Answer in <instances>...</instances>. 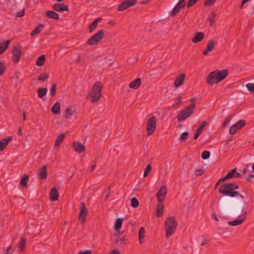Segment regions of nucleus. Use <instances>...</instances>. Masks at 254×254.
Masks as SVG:
<instances>
[{"label": "nucleus", "instance_id": "24", "mask_svg": "<svg viewBox=\"0 0 254 254\" xmlns=\"http://www.w3.org/2000/svg\"><path fill=\"white\" fill-rule=\"evenodd\" d=\"M50 197L52 201H56L58 199L59 194L56 188H53L51 190L50 192Z\"/></svg>", "mask_w": 254, "mask_h": 254}, {"label": "nucleus", "instance_id": "2", "mask_svg": "<svg viewBox=\"0 0 254 254\" xmlns=\"http://www.w3.org/2000/svg\"><path fill=\"white\" fill-rule=\"evenodd\" d=\"M177 226V222L174 216L168 217L165 222L166 236L167 238L171 237L175 232Z\"/></svg>", "mask_w": 254, "mask_h": 254}, {"label": "nucleus", "instance_id": "8", "mask_svg": "<svg viewBox=\"0 0 254 254\" xmlns=\"http://www.w3.org/2000/svg\"><path fill=\"white\" fill-rule=\"evenodd\" d=\"M137 2V0H125L120 3L118 7L119 11H124L128 7L135 5Z\"/></svg>", "mask_w": 254, "mask_h": 254}, {"label": "nucleus", "instance_id": "4", "mask_svg": "<svg viewBox=\"0 0 254 254\" xmlns=\"http://www.w3.org/2000/svg\"><path fill=\"white\" fill-rule=\"evenodd\" d=\"M90 96L92 103L96 102L99 100L101 96V85L100 82L97 81L93 85Z\"/></svg>", "mask_w": 254, "mask_h": 254}, {"label": "nucleus", "instance_id": "45", "mask_svg": "<svg viewBox=\"0 0 254 254\" xmlns=\"http://www.w3.org/2000/svg\"><path fill=\"white\" fill-rule=\"evenodd\" d=\"M131 205L133 208H136L139 205V202L136 198L133 197L131 199Z\"/></svg>", "mask_w": 254, "mask_h": 254}, {"label": "nucleus", "instance_id": "35", "mask_svg": "<svg viewBox=\"0 0 254 254\" xmlns=\"http://www.w3.org/2000/svg\"><path fill=\"white\" fill-rule=\"evenodd\" d=\"M44 25L43 24H39L38 26L31 32V35L33 36L39 34L42 31Z\"/></svg>", "mask_w": 254, "mask_h": 254}, {"label": "nucleus", "instance_id": "13", "mask_svg": "<svg viewBox=\"0 0 254 254\" xmlns=\"http://www.w3.org/2000/svg\"><path fill=\"white\" fill-rule=\"evenodd\" d=\"M186 5L185 0H180L175 6L171 12L173 16H176L180 11V9L185 7Z\"/></svg>", "mask_w": 254, "mask_h": 254}, {"label": "nucleus", "instance_id": "58", "mask_svg": "<svg viewBox=\"0 0 254 254\" xmlns=\"http://www.w3.org/2000/svg\"><path fill=\"white\" fill-rule=\"evenodd\" d=\"M228 184L230 185V187L232 188L233 190H237L239 188V186L237 184L234 183H228Z\"/></svg>", "mask_w": 254, "mask_h": 254}, {"label": "nucleus", "instance_id": "62", "mask_svg": "<svg viewBox=\"0 0 254 254\" xmlns=\"http://www.w3.org/2000/svg\"><path fill=\"white\" fill-rule=\"evenodd\" d=\"M208 243V240L207 239H205L202 241V242L201 244V246H204V245H206Z\"/></svg>", "mask_w": 254, "mask_h": 254}, {"label": "nucleus", "instance_id": "31", "mask_svg": "<svg viewBox=\"0 0 254 254\" xmlns=\"http://www.w3.org/2000/svg\"><path fill=\"white\" fill-rule=\"evenodd\" d=\"M65 136V135L64 133H62L58 136L55 143V147H59L61 145V144L63 141Z\"/></svg>", "mask_w": 254, "mask_h": 254}, {"label": "nucleus", "instance_id": "20", "mask_svg": "<svg viewBox=\"0 0 254 254\" xmlns=\"http://www.w3.org/2000/svg\"><path fill=\"white\" fill-rule=\"evenodd\" d=\"M207 122L205 121H203L201 123V124L198 126V127L196 129L194 135L193 139H196L199 135L201 133L202 129L206 126Z\"/></svg>", "mask_w": 254, "mask_h": 254}, {"label": "nucleus", "instance_id": "52", "mask_svg": "<svg viewBox=\"0 0 254 254\" xmlns=\"http://www.w3.org/2000/svg\"><path fill=\"white\" fill-rule=\"evenodd\" d=\"M239 130L237 127H236L234 125L232 126L229 129V132L231 134H234L237 130Z\"/></svg>", "mask_w": 254, "mask_h": 254}, {"label": "nucleus", "instance_id": "40", "mask_svg": "<svg viewBox=\"0 0 254 254\" xmlns=\"http://www.w3.org/2000/svg\"><path fill=\"white\" fill-rule=\"evenodd\" d=\"M49 78V74L47 73H41L38 78V80L44 82Z\"/></svg>", "mask_w": 254, "mask_h": 254}, {"label": "nucleus", "instance_id": "27", "mask_svg": "<svg viewBox=\"0 0 254 254\" xmlns=\"http://www.w3.org/2000/svg\"><path fill=\"white\" fill-rule=\"evenodd\" d=\"M102 20L101 17L97 18L95 19L91 24L89 26V32L92 33L93 32L97 27L98 23L100 22Z\"/></svg>", "mask_w": 254, "mask_h": 254}, {"label": "nucleus", "instance_id": "57", "mask_svg": "<svg viewBox=\"0 0 254 254\" xmlns=\"http://www.w3.org/2000/svg\"><path fill=\"white\" fill-rule=\"evenodd\" d=\"M24 13H25V10L23 9L21 11L17 12L16 13V16L18 17H21L24 15Z\"/></svg>", "mask_w": 254, "mask_h": 254}, {"label": "nucleus", "instance_id": "34", "mask_svg": "<svg viewBox=\"0 0 254 254\" xmlns=\"http://www.w3.org/2000/svg\"><path fill=\"white\" fill-rule=\"evenodd\" d=\"M123 222V219L122 218H118L116 219V223L114 226L115 230L119 231L121 228Z\"/></svg>", "mask_w": 254, "mask_h": 254}, {"label": "nucleus", "instance_id": "26", "mask_svg": "<svg viewBox=\"0 0 254 254\" xmlns=\"http://www.w3.org/2000/svg\"><path fill=\"white\" fill-rule=\"evenodd\" d=\"M164 212V205L162 202H158L156 206V215L158 217H160L163 215Z\"/></svg>", "mask_w": 254, "mask_h": 254}, {"label": "nucleus", "instance_id": "61", "mask_svg": "<svg viewBox=\"0 0 254 254\" xmlns=\"http://www.w3.org/2000/svg\"><path fill=\"white\" fill-rule=\"evenodd\" d=\"M254 178V174H251L249 176L248 178L246 179L247 181L251 182V180Z\"/></svg>", "mask_w": 254, "mask_h": 254}, {"label": "nucleus", "instance_id": "21", "mask_svg": "<svg viewBox=\"0 0 254 254\" xmlns=\"http://www.w3.org/2000/svg\"><path fill=\"white\" fill-rule=\"evenodd\" d=\"M38 176L41 180H45L47 177V167L43 166L39 170Z\"/></svg>", "mask_w": 254, "mask_h": 254}, {"label": "nucleus", "instance_id": "7", "mask_svg": "<svg viewBox=\"0 0 254 254\" xmlns=\"http://www.w3.org/2000/svg\"><path fill=\"white\" fill-rule=\"evenodd\" d=\"M156 127V119L155 116L151 117L148 121L146 125V130L148 135L152 134Z\"/></svg>", "mask_w": 254, "mask_h": 254}, {"label": "nucleus", "instance_id": "56", "mask_svg": "<svg viewBox=\"0 0 254 254\" xmlns=\"http://www.w3.org/2000/svg\"><path fill=\"white\" fill-rule=\"evenodd\" d=\"M204 173V170L202 169H199L196 171L195 176L197 177L201 176Z\"/></svg>", "mask_w": 254, "mask_h": 254}, {"label": "nucleus", "instance_id": "33", "mask_svg": "<svg viewBox=\"0 0 254 254\" xmlns=\"http://www.w3.org/2000/svg\"><path fill=\"white\" fill-rule=\"evenodd\" d=\"M75 113V110L71 108H67L65 111V118L70 119Z\"/></svg>", "mask_w": 254, "mask_h": 254}, {"label": "nucleus", "instance_id": "23", "mask_svg": "<svg viewBox=\"0 0 254 254\" xmlns=\"http://www.w3.org/2000/svg\"><path fill=\"white\" fill-rule=\"evenodd\" d=\"M12 139V136H7L0 140V151H2L6 148L8 142Z\"/></svg>", "mask_w": 254, "mask_h": 254}, {"label": "nucleus", "instance_id": "15", "mask_svg": "<svg viewBox=\"0 0 254 254\" xmlns=\"http://www.w3.org/2000/svg\"><path fill=\"white\" fill-rule=\"evenodd\" d=\"M119 234H114L115 242L118 245H126L127 239L124 236H120Z\"/></svg>", "mask_w": 254, "mask_h": 254}, {"label": "nucleus", "instance_id": "12", "mask_svg": "<svg viewBox=\"0 0 254 254\" xmlns=\"http://www.w3.org/2000/svg\"><path fill=\"white\" fill-rule=\"evenodd\" d=\"M167 193V188L165 186H162L157 193L158 202H163L165 200Z\"/></svg>", "mask_w": 254, "mask_h": 254}, {"label": "nucleus", "instance_id": "39", "mask_svg": "<svg viewBox=\"0 0 254 254\" xmlns=\"http://www.w3.org/2000/svg\"><path fill=\"white\" fill-rule=\"evenodd\" d=\"M26 239L24 238H21V240L18 244V248L20 251L22 252L24 250L26 245Z\"/></svg>", "mask_w": 254, "mask_h": 254}, {"label": "nucleus", "instance_id": "48", "mask_svg": "<svg viewBox=\"0 0 254 254\" xmlns=\"http://www.w3.org/2000/svg\"><path fill=\"white\" fill-rule=\"evenodd\" d=\"M216 1V0H205L204 2V5L210 7L212 6Z\"/></svg>", "mask_w": 254, "mask_h": 254}, {"label": "nucleus", "instance_id": "32", "mask_svg": "<svg viewBox=\"0 0 254 254\" xmlns=\"http://www.w3.org/2000/svg\"><path fill=\"white\" fill-rule=\"evenodd\" d=\"M47 92V88H39L37 90L38 95L40 98H43L45 96H46Z\"/></svg>", "mask_w": 254, "mask_h": 254}, {"label": "nucleus", "instance_id": "18", "mask_svg": "<svg viewBox=\"0 0 254 254\" xmlns=\"http://www.w3.org/2000/svg\"><path fill=\"white\" fill-rule=\"evenodd\" d=\"M186 75L185 73L179 74L175 79L174 81V86L176 88L182 85L184 83Z\"/></svg>", "mask_w": 254, "mask_h": 254}, {"label": "nucleus", "instance_id": "49", "mask_svg": "<svg viewBox=\"0 0 254 254\" xmlns=\"http://www.w3.org/2000/svg\"><path fill=\"white\" fill-rule=\"evenodd\" d=\"M235 168L232 169L231 171H230L226 175V177L227 180L231 178H235Z\"/></svg>", "mask_w": 254, "mask_h": 254}, {"label": "nucleus", "instance_id": "43", "mask_svg": "<svg viewBox=\"0 0 254 254\" xmlns=\"http://www.w3.org/2000/svg\"><path fill=\"white\" fill-rule=\"evenodd\" d=\"M57 86L54 83L52 84L51 87L50 89V95L52 97L55 96L56 93Z\"/></svg>", "mask_w": 254, "mask_h": 254}, {"label": "nucleus", "instance_id": "10", "mask_svg": "<svg viewBox=\"0 0 254 254\" xmlns=\"http://www.w3.org/2000/svg\"><path fill=\"white\" fill-rule=\"evenodd\" d=\"M21 46L20 45L14 46L12 50V60L15 63H17L20 59L21 56Z\"/></svg>", "mask_w": 254, "mask_h": 254}, {"label": "nucleus", "instance_id": "16", "mask_svg": "<svg viewBox=\"0 0 254 254\" xmlns=\"http://www.w3.org/2000/svg\"><path fill=\"white\" fill-rule=\"evenodd\" d=\"M73 150L77 153H82L85 151V147L84 145L78 142L72 143Z\"/></svg>", "mask_w": 254, "mask_h": 254}, {"label": "nucleus", "instance_id": "17", "mask_svg": "<svg viewBox=\"0 0 254 254\" xmlns=\"http://www.w3.org/2000/svg\"><path fill=\"white\" fill-rule=\"evenodd\" d=\"M216 71L217 78L218 81H222L224 80L228 75L229 72L227 69H223L222 70H215Z\"/></svg>", "mask_w": 254, "mask_h": 254}, {"label": "nucleus", "instance_id": "9", "mask_svg": "<svg viewBox=\"0 0 254 254\" xmlns=\"http://www.w3.org/2000/svg\"><path fill=\"white\" fill-rule=\"evenodd\" d=\"M88 214V210L83 202L80 203V211L78 215V220L81 223H84Z\"/></svg>", "mask_w": 254, "mask_h": 254}, {"label": "nucleus", "instance_id": "64", "mask_svg": "<svg viewBox=\"0 0 254 254\" xmlns=\"http://www.w3.org/2000/svg\"><path fill=\"white\" fill-rule=\"evenodd\" d=\"M111 254H120V253L118 250H114L112 251Z\"/></svg>", "mask_w": 254, "mask_h": 254}, {"label": "nucleus", "instance_id": "46", "mask_svg": "<svg viewBox=\"0 0 254 254\" xmlns=\"http://www.w3.org/2000/svg\"><path fill=\"white\" fill-rule=\"evenodd\" d=\"M189 133L187 131H185L182 133L180 137V140L182 142H185L186 141L188 137Z\"/></svg>", "mask_w": 254, "mask_h": 254}, {"label": "nucleus", "instance_id": "14", "mask_svg": "<svg viewBox=\"0 0 254 254\" xmlns=\"http://www.w3.org/2000/svg\"><path fill=\"white\" fill-rule=\"evenodd\" d=\"M52 9L56 11L62 12L68 10V7L62 3H56L52 5Z\"/></svg>", "mask_w": 254, "mask_h": 254}, {"label": "nucleus", "instance_id": "22", "mask_svg": "<svg viewBox=\"0 0 254 254\" xmlns=\"http://www.w3.org/2000/svg\"><path fill=\"white\" fill-rule=\"evenodd\" d=\"M204 38V34L203 32H196L194 34V37L192 39V42L194 43H197L202 41Z\"/></svg>", "mask_w": 254, "mask_h": 254}, {"label": "nucleus", "instance_id": "11", "mask_svg": "<svg viewBox=\"0 0 254 254\" xmlns=\"http://www.w3.org/2000/svg\"><path fill=\"white\" fill-rule=\"evenodd\" d=\"M206 82L210 85H213L215 83L220 82L218 80L216 71L214 70L208 75L206 78Z\"/></svg>", "mask_w": 254, "mask_h": 254}, {"label": "nucleus", "instance_id": "37", "mask_svg": "<svg viewBox=\"0 0 254 254\" xmlns=\"http://www.w3.org/2000/svg\"><path fill=\"white\" fill-rule=\"evenodd\" d=\"M145 229L143 227H141L139 230L138 238L140 243L142 244L143 241L142 240L144 238Z\"/></svg>", "mask_w": 254, "mask_h": 254}, {"label": "nucleus", "instance_id": "50", "mask_svg": "<svg viewBox=\"0 0 254 254\" xmlns=\"http://www.w3.org/2000/svg\"><path fill=\"white\" fill-rule=\"evenodd\" d=\"M246 87L247 88L248 90L252 93H254V83H247L246 85Z\"/></svg>", "mask_w": 254, "mask_h": 254}, {"label": "nucleus", "instance_id": "41", "mask_svg": "<svg viewBox=\"0 0 254 254\" xmlns=\"http://www.w3.org/2000/svg\"><path fill=\"white\" fill-rule=\"evenodd\" d=\"M182 103V97L179 96L175 99V103L172 105L173 107L178 108Z\"/></svg>", "mask_w": 254, "mask_h": 254}, {"label": "nucleus", "instance_id": "3", "mask_svg": "<svg viewBox=\"0 0 254 254\" xmlns=\"http://www.w3.org/2000/svg\"><path fill=\"white\" fill-rule=\"evenodd\" d=\"M218 191L220 193L224 194L226 196H229L231 197L240 196L242 198H244L243 196L240 194L238 191L233 190V189L228 183H226L221 185L218 189Z\"/></svg>", "mask_w": 254, "mask_h": 254}, {"label": "nucleus", "instance_id": "36", "mask_svg": "<svg viewBox=\"0 0 254 254\" xmlns=\"http://www.w3.org/2000/svg\"><path fill=\"white\" fill-rule=\"evenodd\" d=\"M45 61V56L44 55H41L39 56L36 62V64L37 66H42L44 64V61Z\"/></svg>", "mask_w": 254, "mask_h": 254}, {"label": "nucleus", "instance_id": "29", "mask_svg": "<svg viewBox=\"0 0 254 254\" xmlns=\"http://www.w3.org/2000/svg\"><path fill=\"white\" fill-rule=\"evenodd\" d=\"M61 104L59 102H56L52 108V112L54 115L60 114Z\"/></svg>", "mask_w": 254, "mask_h": 254}, {"label": "nucleus", "instance_id": "1", "mask_svg": "<svg viewBox=\"0 0 254 254\" xmlns=\"http://www.w3.org/2000/svg\"><path fill=\"white\" fill-rule=\"evenodd\" d=\"M247 212L244 206L241 205L236 206L232 211L231 214L232 216H236L239 215L238 217L231 221L228 222V225L232 226H235L240 225L245 220L247 217Z\"/></svg>", "mask_w": 254, "mask_h": 254}, {"label": "nucleus", "instance_id": "53", "mask_svg": "<svg viewBox=\"0 0 254 254\" xmlns=\"http://www.w3.org/2000/svg\"><path fill=\"white\" fill-rule=\"evenodd\" d=\"M5 69L4 64L0 61V76L4 72Z\"/></svg>", "mask_w": 254, "mask_h": 254}, {"label": "nucleus", "instance_id": "6", "mask_svg": "<svg viewBox=\"0 0 254 254\" xmlns=\"http://www.w3.org/2000/svg\"><path fill=\"white\" fill-rule=\"evenodd\" d=\"M104 36V31L103 30L100 29L88 39L86 44L89 46L97 45L103 39Z\"/></svg>", "mask_w": 254, "mask_h": 254}, {"label": "nucleus", "instance_id": "47", "mask_svg": "<svg viewBox=\"0 0 254 254\" xmlns=\"http://www.w3.org/2000/svg\"><path fill=\"white\" fill-rule=\"evenodd\" d=\"M210 153L209 151L205 150L201 154V158L203 160H206L210 157Z\"/></svg>", "mask_w": 254, "mask_h": 254}, {"label": "nucleus", "instance_id": "51", "mask_svg": "<svg viewBox=\"0 0 254 254\" xmlns=\"http://www.w3.org/2000/svg\"><path fill=\"white\" fill-rule=\"evenodd\" d=\"M151 170V166L150 164H148L145 169L144 174H143V177H147V175H148V173L150 172Z\"/></svg>", "mask_w": 254, "mask_h": 254}, {"label": "nucleus", "instance_id": "38", "mask_svg": "<svg viewBox=\"0 0 254 254\" xmlns=\"http://www.w3.org/2000/svg\"><path fill=\"white\" fill-rule=\"evenodd\" d=\"M28 178L29 176L25 175L21 179L20 182V185L22 187L25 188L27 186Z\"/></svg>", "mask_w": 254, "mask_h": 254}, {"label": "nucleus", "instance_id": "44", "mask_svg": "<svg viewBox=\"0 0 254 254\" xmlns=\"http://www.w3.org/2000/svg\"><path fill=\"white\" fill-rule=\"evenodd\" d=\"M232 118H233V115L232 114L229 115L227 117V118L226 119L225 121L223 122L222 127H225L226 126H227L228 125V124H229L230 122L231 121V120H232Z\"/></svg>", "mask_w": 254, "mask_h": 254}, {"label": "nucleus", "instance_id": "59", "mask_svg": "<svg viewBox=\"0 0 254 254\" xmlns=\"http://www.w3.org/2000/svg\"><path fill=\"white\" fill-rule=\"evenodd\" d=\"M78 254H92V251L89 250H87L84 251H80Z\"/></svg>", "mask_w": 254, "mask_h": 254}, {"label": "nucleus", "instance_id": "55", "mask_svg": "<svg viewBox=\"0 0 254 254\" xmlns=\"http://www.w3.org/2000/svg\"><path fill=\"white\" fill-rule=\"evenodd\" d=\"M198 0H189L188 3H187V7H190L195 3H196Z\"/></svg>", "mask_w": 254, "mask_h": 254}, {"label": "nucleus", "instance_id": "5", "mask_svg": "<svg viewBox=\"0 0 254 254\" xmlns=\"http://www.w3.org/2000/svg\"><path fill=\"white\" fill-rule=\"evenodd\" d=\"M195 109V103H192L188 107L181 110L177 117L178 121H183L190 116L193 113Z\"/></svg>", "mask_w": 254, "mask_h": 254}, {"label": "nucleus", "instance_id": "42", "mask_svg": "<svg viewBox=\"0 0 254 254\" xmlns=\"http://www.w3.org/2000/svg\"><path fill=\"white\" fill-rule=\"evenodd\" d=\"M246 125V122L245 120H240L238 122H237L234 125L239 129L242 128L244 126H245Z\"/></svg>", "mask_w": 254, "mask_h": 254}, {"label": "nucleus", "instance_id": "25", "mask_svg": "<svg viewBox=\"0 0 254 254\" xmlns=\"http://www.w3.org/2000/svg\"><path fill=\"white\" fill-rule=\"evenodd\" d=\"M141 83V78L138 77L129 83V87L131 89H137L140 86Z\"/></svg>", "mask_w": 254, "mask_h": 254}, {"label": "nucleus", "instance_id": "19", "mask_svg": "<svg viewBox=\"0 0 254 254\" xmlns=\"http://www.w3.org/2000/svg\"><path fill=\"white\" fill-rule=\"evenodd\" d=\"M217 43V42H215L214 41L211 40L209 41L206 46V49L204 50L202 52L203 55L204 56H206L208 54V53L212 51L213 50L215 44H216Z\"/></svg>", "mask_w": 254, "mask_h": 254}, {"label": "nucleus", "instance_id": "60", "mask_svg": "<svg viewBox=\"0 0 254 254\" xmlns=\"http://www.w3.org/2000/svg\"><path fill=\"white\" fill-rule=\"evenodd\" d=\"M235 178H241L242 177L241 174L236 172V168H235Z\"/></svg>", "mask_w": 254, "mask_h": 254}, {"label": "nucleus", "instance_id": "28", "mask_svg": "<svg viewBox=\"0 0 254 254\" xmlns=\"http://www.w3.org/2000/svg\"><path fill=\"white\" fill-rule=\"evenodd\" d=\"M46 16L51 19H53L56 20L59 19V16L58 13L53 10H48L46 12Z\"/></svg>", "mask_w": 254, "mask_h": 254}, {"label": "nucleus", "instance_id": "30", "mask_svg": "<svg viewBox=\"0 0 254 254\" xmlns=\"http://www.w3.org/2000/svg\"><path fill=\"white\" fill-rule=\"evenodd\" d=\"M10 41L7 40L4 43H0V55L2 54L8 47Z\"/></svg>", "mask_w": 254, "mask_h": 254}, {"label": "nucleus", "instance_id": "54", "mask_svg": "<svg viewBox=\"0 0 254 254\" xmlns=\"http://www.w3.org/2000/svg\"><path fill=\"white\" fill-rule=\"evenodd\" d=\"M216 14L215 12H212V16H209L208 18V20L210 22V25H212V23L214 22L215 17L216 16Z\"/></svg>", "mask_w": 254, "mask_h": 254}, {"label": "nucleus", "instance_id": "63", "mask_svg": "<svg viewBox=\"0 0 254 254\" xmlns=\"http://www.w3.org/2000/svg\"><path fill=\"white\" fill-rule=\"evenodd\" d=\"M211 216L216 221H218V219L217 218L215 213H212L211 214Z\"/></svg>", "mask_w": 254, "mask_h": 254}]
</instances>
